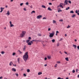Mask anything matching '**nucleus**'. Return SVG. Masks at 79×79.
I'll use <instances>...</instances> for the list:
<instances>
[{
	"label": "nucleus",
	"mask_w": 79,
	"mask_h": 79,
	"mask_svg": "<svg viewBox=\"0 0 79 79\" xmlns=\"http://www.w3.org/2000/svg\"><path fill=\"white\" fill-rule=\"evenodd\" d=\"M29 58V56H28V52H27L25 53V55L23 56V58L25 62H26V61L27 60V59Z\"/></svg>",
	"instance_id": "obj_1"
},
{
	"label": "nucleus",
	"mask_w": 79,
	"mask_h": 79,
	"mask_svg": "<svg viewBox=\"0 0 79 79\" xmlns=\"http://www.w3.org/2000/svg\"><path fill=\"white\" fill-rule=\"evenodd\" d=\"M25 34H26V31H23L22 33L20 35V37H23L25 36Z\"/></svg>",
	"instance_id": "obj_2"
},
{
	"label": "nucleus",
	"mask_w": 79,
	"mask_h": 79,
	"mask_svg": "<svg viewBox=\"0 0 79 79\" xmlns=\"http://www.w3.org/2000/svg\"><path fill=\"white\" fill-rule=\"evenodd\" d=\"M49 34H50L49 35V37H53V35H55V33H49Z\"/></svg>",
	"instance_id": "obj_3"
},
{
	"label": "nucleus",
	"mask_w": 79,
	"mask_h": 79,
	"mask_svg": "<svg viewBox=\"0 0 79 79\" xmlns=\"http://www.w3.org/2000/svg\"><path fill=\"white\" fill-rule=\"evenodd\" d=\"M42 17V15H39L37 17V19H40Z\"/></svg>",
	"instance_id": "obj_4"
},
{
	"label": "nucleus",
	"mask_w": 79,
	"mask_h": 79,
	"mask_svg": "<svg viewBox=\"0 0 79 79\" xmlns=\"http://www.w3.org/2000/svg\"><path fill=\"white\" fill-rule=\"evenodd\" d=\"M63 4L62 3H60V5H59L60 7L61 8H63Z\"/></svg>",
	"instance_id": "obj_5"
},
{
	"label": "nucleus",
	"mask_w": 79,
	"mask_h": 79,
	"mask_svg": "<svg viewBox=\"0 0 79 79\" xmlns=\"http://www.w3.org/2000/svg\"><path fill=\"white\" fill-rule=\"evenodd\" d=\"M64 3L65 4H64V5H67L68 4V0H65Z\"/></svg>",
	"instance_id": "obj_6"
},
{
	"label": "nucleus",
	"mask_w": 79,
	"mask_h": 79,
	"mask_svg": "<svg viewBox=\"0 0 79 79\" xmlns=\"http://www.w3.org/2000/svg\"><path fill=\"white\" fill-rule=\"evenodd\" d=\"M58 10V12L59 13L60 11H62V10H61V9H60V8H58L57 9Z\"/></svg>",
	"instance_id": "obj_7"
},
{
	"label": "nucleus",
	"mask_w": 79,
	"mask_h": 79,
	"mask_svg": "<svg viewBox=\"0 0 79 79\" xmlns=\"http://www.w3.org/2000/svg\"><path fill=\"white\" fill-rule=\"evenodd\" d=\"M26 46L25 45H24V48H23V51H25V50H26Z\"/></svg>",
	"instance_id": "obj_8"
},
{
	"label": "nucleus",
	"mask_w": 79,
	"mask_h": 79,
	"mask_svg": "<svg viewBox=\"0 0 79 79\" xmlns=\"http://www.w3.org/2000/svg\"><path fill=\"white\" fill-rule=\"evenodd\" d=\"M0 9L1 11H0V12L2 13L3 11V9H4V8L1 7Z\"/></svg>",
	"instance_id": "obj_9"
},
{
	"label": "nucleus",
	"mask_w": 79,
	"mask_h": 79,
	"mask_svg": "<svg viewBox=\"0 0 79 79\" xmlns=\"http://www.w3.org/2000/svg\"><path fill=\"white\" fill-rule=\"evenodd\" d=\"M12 71H14V72H15V71H16V69H15L14 68H13L12 69Z\"/></svg>",
	"instance_id": "obj_10"
},
{
	"label": "nucleus",
	"mask_w": 79,
	"mask_h": 79,
	"mask_svg": "<svg viewBox=\"0 0 79 79\" xmlns=\"http://www.w3.org/2000/svg\"><path fill=\"white\" fill-rule=\"evenodd\" d=\"M73 47H74V48H76L77 46H76V45L73 44Z\"/></svg>",
	"instance_id": "obj_11"
},
{
	"label": "nucleus",
	"mask_w": 79,
	"mask_h": 79,
	"mask_svg": "<svg viewBox=\"0 0 79 79\" xmlns=\"http://www.w3.org/2000/svg\"><path fill=\"white\" fill-rule=\"evenodd\" d=\"M48 10H49V11H52V9L50 8V7H48Z\"/></svg>",
	"instance_id": "obj_12"
},
{
	"label": "nucleus",
	"mask_w": 79,
	"mask_h": 79,
	"mask_svg": "<svg viewBox=\"0 0 79 79\" xmlns=\"http://www.w3.org/2000/svg\"><path fill=\"white\" fill-rule=\"evenodd\" d=\"M18 52L19 53V54H21V53H22V52H21V51H20V50H18Z\"/></svg>",
	"instance_id": "obj_13"
},
{
	"label": "nucleus",
	"mask_w": 79,
	"mask_h": 79,
	"mask_svg": "<svg viewBox=\"0 0 79 79\" xmlns=\"http://www.w3.org/2000/svg\"><path fill=\"white\" fill-rule=\"evenodd\" d=\"M28 45H32V43L30 42H29L28 43Z\"/></svg>",
	"instance_id": "obj_14"
},
{
	"label": "nucleus",
	"mask_w": 79,
	"mask_h": 79,
	"mask_svg": "<svg viewBox=\"0 0 79 79\" xmlns=\"http://www.w3.org/2000/svg\"><path fill=\"white\" fill-rule=\"evenodd\" d=\"M12 64H13V63L12 62H10V63H9L10 66H11L12 65Z\"/></svg>",
	"instance_id": "obj_15"
},
{
	"label": "nucleus",
	"mask_w": 79,
	"mask_h": 79,
	"mask_svg": "<svg viewBox=\"0 0 79 79\" xmlns=\"http://www.w3.org/2000/svg\"><path fill=\"white\" fill-rule=\"evenodd\" d=\"M65 60L66 61H69V59H68V57H66L65 58Z\"/></svg>",
	"instance_id": "obj_16"
},
{
	"label": "nucleus",
	"mask_w": 79,
	"mask_h": 79,
	"mask_svg": "<svg viewBox=\"0 0 79 79\" xmlns=\"http://www.w3.org/2000/svg\"><path fill=\"white\" fill-rule=\"evenodd\" d=\"M75 16H76V15L73 14V15H72V18H74V17H75Z\"/></svg>",
	"instance_id": "obj_17"
},
{
	"label": "nucleus",
	"mask_w": 79,
	"mask_h": 79,
	"mask_svg": "<svg viewBox=\"0 0 79 79\" xmlns=\"http://www.w3.org/2000/svg\"><path fill=\"white\" fill-rule=\"evenodd\" d=\"M47 58H48V59H50V58H51V56H47Z\"/></svg>",
	"instance_id": "obj_18"
},
{
	"label": "nucleus",
	"mask_w": 79,
	"mask_h": 79,
	"mask_svg": "<svg viewBox=\"0 0 79 79\" xmlns=\"http://www.w3.org/2000/svg\"><path fill=\"white\" fill-rule=\"evenodd\" d=\"M42 74V72H39L38 73V75H41V74Z\"/></svg>",
	"instance_id": "obj_19"
},
{
	"label": "nucleus",
	"mask_w": 79,
	"mask_h": 79,
	"mask_svg": "<svg viewBox=\"0 0 79 79\" xmlns=\"http://www.w3.org/2000/svg\"><path fill=\"white\" fill-rule=\"evenodd\" d=\"M42 8H46V7L44 5H42Z\"/></svg>",
	"instance_id": "obj_20"
},
{
	"label": "nucleus",
	"mask_w": 79,
	"mask_h": 79,
	"mask_svg": "<svg viewBox=\"0 0 79 79\" xmlns=\"http://www.w3.org/2000/svg\"><path fill=\"white\" fill-rule=\"evenodd\" d=\"M1 54H2V55H3V54H4V53H5V52L2 51V52H1Z\"/></svg>",
	"instance_id": "obj_21"
},
{
	"label": "nucleus",
	"mask_w": 79,
	"mask_h": 79,
	"mask_svg": "<svg viewBox=\"0 0 79 79\" xmlns=\"http://www.w3.org/2000/svg\"><path fill=\"white\" fill-rule=\"evenodd\" d=\"M52 43H54V42H55V39H53L52 40Z\"/></svg>",
	"instance_id": "obj_22"
},
{
	"label": "nucleus",
	"mask_w": 79,
	"mask_h": 79,
	"mask_svg": "<svg viewBox=\"0 0 79 79\" xmlns=\"http://www.w3.org/2000/svg\"><path fill=\"white\" fill-rule=\"evenodd\" d=\"M29 42H30V40H26V43H28Z\"/></svg>",
	"instance_id": "obj_23"
},
{
	"label": "nucleus",
	"mask_w": 79,
	"mask_h": 79,
	"mask_svg": "<svg viewBox=\"0 0 79 79\" xmlns=\"http://www.w3.org/2000/svg\"><path fill=\"white\" fill-rule=\"evenodd\" d=\"M70 13H73V14L74 13V11L73 10H71L70 11Z\"/></svg>",
	"instance_id": "obj_24"
},
{
	"label": "nucleus",
	"mask_w": 79,
	"mask_h": 79,
	"mask_svg": "<svg viewBox=\"0 0 79 79\" xmlns=\"http://www.w3.org/2000/svg\"><path fill=\"white\" fill-rule=\"evenodd\" d=\"M32 41L33 42H37V40H32Z\"/></svg>",
	"instance_id": "obj_25"
},
{
	"label": "nucleus",
	"mask_w": 79,
	"mask_h": 79,
	"mask_svg": "<svg viewBox=\"0 0 79 79\" xmlns=\"http://www.w3.org/2000/svg\"><path fill=\"white\" fill-rule=\"evenodd\" d=\"M53 24H55V23H56V21L54 20L53 21Z\"/></svg>",
	"instance_id": "obj_26"
},
{
	"label": "nucleus",
	"mask_w": 79,
	"mask_h": 79,
	"mask_svg": "<svg viewBox=\"0 0 79 79\" xmlns=\"http://www.w3.org/2000/svg\"><path fill=\"white\" fill-rule=\"evenodd\" d=\"M33 13H35V11L34 10L32 11V12L31 13V14H32Z\"/></svg>",
	"instance_id": "obj_27"
},
{
	"label": "nucleus",
	"mask_w": 79,
	"mask_h": 79,
	"mask_svg": "<svg viewBox=\"0 0 79 79\" xmlns=\"http://www.w3.org/2000/svg\"><path fill=\"white\" fill-rule=\"evenodd\" d=\"M7 15H10V12H9V11H7Z\"/></svg>",
	"instance_id": "obj_28"
},
{
	"label": "nucleus",
	"mask_w": 79,
	"mask_h": 79,
	"mask_svg": "<svg viewBox=\"0 0 79 79\" xmlns=\"http://www.w3.org/2000/svg\"><path fill=\"white\" fill-rule=\"evenodd\" d=\"M27 73H29V72H30V70L29 69H27Z\"/></svg>",
	"instance_id": "obj_29"
},
{
	"label": "nucleus",
	"mask_w": 79,
	"mask_h": 79,
	"mask_svg": "<svg viewBox=\"0 0 79 79\" xmlns=\"http://www.w3.org/2000/svg\"><path fill=\"white\" fill-rule=\"evenodd\" d=\"M69 8H70L69 7H68V8H66V10H69Z\"/></svg>",
	"instance_id": "obj_30"
},
{
	"label": "nucleus",
	"mask_w": 79,
	"mask_h": 79,
	"mask_svg": "<svg viewBox=\"0 0 79 79\" xmlns=\"http://www.w3.org/2000/svg\"><path fill=\"white\" fill-rule=\"evenodd\" d=\"M56 45L57 46V47H59V46H60V44H59V43H57L56 44Z\"/></svg>",
	"instance_id": "obj_31"
},
{
	"label": "nucleus",
	"mask_w": 79,
	"mask_h": 79,
	"mask_svg": "<svg viewBox=\"0 0 79 79\" xmlns=\"http://www.w3.org/2000/svg\"><path fill=\"white\" fill-rule=\"evenodd\" d=\"M25 5H29V3L28 2H27L25 3Z\"/></svg>",
	"instance_id": "obj_32"
},
{
	"label": "nucleus",
	"mask_w": 79,
	"mask_h": 79,
	"mask_svg": "<svg viewBox=\"0 0 79 79\" xmlns=\"http://www.w3.org/2000/svg\"><path fill=\"white\" fill-rule=\"evenodd\" d=\"M10 25V27H13V26H14V25H13L12 24H11V25Z\"/></svg>",
	"instance_id": "obj_33"
},
{
	"label": "nucleus",
	"mask_w": 79,
	"mask_h": 79,
	"mask_svg": "<svg viewBox=\"0 0 79 79\" xmlns=\"http://www.w3.org/2000/svg\"><path fill=\"white\" fill-rule=\"evenodd\" d=\"M75 70H74V69H73V73H75Z\"/></svg>",
	"instance_id": "obj_34"
},
{
	"label": "nucleus",
	"mask_w": 79,
	"mask_h": 79,
	"mask_svg": "<svg viewBox=\"0 0 79 79\" xmlns=\"http://www.w3.org/2000/svg\"><path fill=\"white\" fill-rule=\"evenodd\" d=\"M38 35L39 36H41V35H42V34H39Z\"/></svg>",
	"instance_id": "obj_35"
},
{
	"label": "nucleus",
	"mask_w": 79,
	"mask_h": 79,
	"mask_svg": "<svg viewBox=\"0 0 79 79\" xmlns=\"http://www.w3.org/2000/svg\"><path fill=\"white\" fill-rule=\"evenodd\" d=\"M16 54V53H15L14 52L13 53L12 55H13V56H14Z\"/></svg>",
	"instance_id": "obj_36"
},
{
	"label": "nucleus",
	"mask_w": 79,
	"mask_h": 79,
	"mask_svg": "<svg viewBox=\"0 0 79 79\" xmlns=\"http://www.w3.org/2000/svg\"><path fill=\"white\" fill-rule=\"evenodd\" d=\"M75 13H77V14L78 13V11H77V10H76Z\"/></svg>",
	"instance_id": "obj_37"
},
{
	"label": "nucleus",
	"mask_w": 79,
	"mask_h": 79,
	"mask_svg": "<svg viewBox=\"0 0 79 79\" xmlns=\"http://www.w3.org/2000/svg\"><path fill=\"white\" fill-rule=\"evenodd\" d=\"M17 60H18V63H19V58H18L17 59Z\"/></svg>",
	"instance_id": "obj_38"
},
{
	"label": "nucleus",
	"mask_w": 79,
	"mask_h": 79,
	"mask_svg": "<svg viewBox=\"0 0 79 79\" xmlns=\"http://www.w3.org/2000/svg\"><path fill=\"white\" fill-rule=\"evenodd\" d=\"M51 30V28H48V31H50Z\"/></svg>",
	"instance_id": "obj_39"
},
{
	"label": "nucleus",
	"mask_w": 79,
	"mask_h": 79,
	"mask_svg": "<svg viewBox=\"0 0 79 79\" xmlns=\"http://www.w3.org/2000/svg\"><path fill=\"white\" fill-rule=\"evenodd\" d=\"M78 72V69H76V73H77Z\"/></svg>",
	"instance_id": "obj_40"
},
{
	"label": "nucleus",
	"mask_w": 79,
	"mask_h": 79,
	"mask_svg": "<svg viewBox=\"0 0 79 79\" xmlns=\"http://www.w3.org/2000/svg\"><path fill=\"white\" fill-rule=\"evenodd\" d=\"M28 39H29V40H31V37H28Z\"/></svg>",
	"instance_id": "obj_41"
},
{
	"label": "nucleus",
	"mask_w": 79,
	"mask_h": 79,
	"mask_svg": "<svg viewBox=\"0 0 79 79\" xmlns=\"http://www.w3.org/2000/svg\"><path fill=\"white\" fill-rule=\"evenodd\" d=\"M68 2L69 3H70V4H71V1H68Z\"/></svg>",
	"instance_id": "obj_42"
},
{
	"label": "nucleus",
	"mask_w": 79,
	"mask_h": 79,
	"mask_svg": "<svg viewBox=\"0 0 79 79\" xmlns=\"http://www.w3.org/2000/svg\"><path fill=\"white\" fill-rule=\"evenodd\" d=\"M49 5H52V3H51V2H49Z\"/></svg>",
	"instance_id": "obj_43"
},
{
	"label": "nucleus",
	"mask_w": 79,
	"mask_h": 79,
	"mask_svg": "<svg viewBox=\"0 0 79 79\" xmlns=\"http://www.w3.org/2000/svg\"><path fill=\"white\" fill-rule=\"evenodd\" d=\"M57 79H64L63 78H61V77H58L57 78Z\"/></svg>",
	"instance_id": "obj_44"
},
{
	"label": "nucleus",
	"mask_w": 79,
	"mask_h": 79,
	"mask_svg": "<svg viewBox=\"0 0 79 79\" xmlns=\"http://www.w3.org/2000/svg\"><path fill=\"white\" fill-rule=\"evenodd\" d=\"M23 5V3H21L20 4V6H22Z\"/></svg>",
	"instance_id": "obj_45"
},
{
	"label": "nucleus",
	"mask_w": 79,
	"mask_h": 79,
	"mask_svg": "<svg viewBox=\"0 0 79 79\" xmlns=\"http://www.w3.org/2000/svg\"><path fill=\"white\" fill-rule=\"evenodd\" d=\"M59 7H60V5H59V6H57V9H58V8H59Z\"/></svg>",
	"instance_id": "obj_46"
},
{
	"label": "nucleus",
	"mask_w": 79,
	"mask_h": 79,
	"mask_svg": "<svg viewBox=\"0 0 79 79\" xmlns=\"http://www.w3.org/2000/svg\"><path fill=\"white\" fill-rule=\"evenodd\" d=\"M56 34H58V33H59V31H56Z\"/></svg>",
	"instance_id": "obj_47"
},
{
	"label": "nucleus",
	"mask_w": 79,
	"mask_h": 79,
	"mask_svg": "<svg viewBox=\"0 0 79 79\" xmlns=\"http://www.w3.org/2000/svg\"><path fill=\"white\" fill-rule=\"evenodd\" d=\"M59 53L61 54V55H62L63 54V53L61 52V51H59Z\"/></svg>",
	"instance_id": "obj_48"
},
{
	"label": "nucleus",
	"mask_w": 79,
	"mask_h": 79,
	"mask_svg": "<svg viewBox=\"0 0 79 79\" xmlns=\"http://www.w3.org/2000/svg\"><path fill=\"white\" fill-rule=\"evenodd\" d=\"M15 75H16V76H18V73H15Z\"/></svg>",
	"instance_id": "obj_49"
},
{
	"label": "nucleus",
	"mask_w": 79,
	"mask_h": 79,
	"mask_svg": "<svg viewBox=\"0 0 79 79\" xmlns=\"http://www.w3.org/2000/svg\"><path fill=\"white\" fill-rule=\"evenodd\" d=\"M62 40H63V39L61 38L59 40V41H62Z\"/></svg>",
	"instance_id": "obj_50"
},
{
	"label": "nucleus",
	"mask_w": 79,
	"mask_h": 79,
	"mask_svg": "<svg viewBox=\"0 0 79 79\" xmlns=\"http://www.w3.org/2000/svg\"><path fill=\"white\" fill-rule=\"evenodd\" d=\"M37 42H41V40H37Z\"/></svg>",
	"instance_id": "obj_51"
},
{
	"label": "nucleus",
	"mask_w": 79,
	"mask_h": 79,
	"mask_svg": "<svg viewBox=\"0 0 79 79\" xmlns=\"http://www.w3.org/2000/svg\"><path fill=\"white\" fill-rule=\"evenodd\" d=\"M57 63L58 64H60V61H57Z\"/></svg>",
	"instance_id": "obj_52"
},
{
	"label": "nucleus",
	"mask_w": 79,
	"mask_h": 79,
	"mask_svg": "<svg viewBox=\"0 0 79 79\" xmlns=\"http://www.w3.org/2000/svg\"><path fill=\"white\" fill-rule=\"evenodd\" d=\"M23 76H25V77H26V74H24Z\"/></svg>",
	"instance_id": "obj_53"
},
{
	"label": "nucleus",
	"mask_w": 79,
	"mask_h": 79,
	"mask_svg": "<svg viewBox=\"0 0 79 79\" xmlns=\"http://www.w3.org/2000/svg\"><path fill=\"white\" fill-rule=\"evenodd\" d=\"M47 19V18H46L45 17H44L43 18V19Z\"/></svg>",
	"instance_id": "obj_54"
},
{
	"label": "nucleus",
	"mask_w": 79,
	"mask_h": 79,
	"mask_svg": "<svg viewBox=\"0 0 79 79\" xmlns=\"http://www.w3.org/2000/svg\"><path fill=\"white\" fill-rule=\"evenodd\" d=\"M47 57H45L44 58V60H47Z\"/></svg>",
	"instance_id": "obj_55"
},
{
	"label": "nucleus",
	"mask_w": 79,
	"mask_h": 79,
	"mask_svg": "<svg viewBox=\"0 0 79 79\" xmlns=\"http://www.w3.org/2000/svg\"><path fill=\"white\" fill-rule=\"evenodd\" d=\"M67 27L68 28H69V27H70V26H69V25H68V26Z\"/></svg>",
	"instance_id": "obj_56"
},
{
	"label": "nucleus",
	"mask_w": 79,
	"mask_h": 79,
	"mask_svg": "<svg viewBox=\"0 0 79 79\" xmlns=\"http://www.w3.org/2000/svg\"><path fill=\"white\" fill-rule=\"evenodd\" d=\"M77 48H78V50H79V46H77Z\"/></svg>",
	"instance_id": "obj_57"
},
{
	"label": "nucleus",
	"mask_w": 79,
	"mask_h": 79,
	"mask_svg": "<svg viewBox=\"0 0 79 79\" xmlns=\"http://www.w3.org/2000/svg\"><path fill=\"white\" fill-rule=\"evenodd\" d=\"M30 8H32V5L30 6Z\"/></svg>",
	"instance_id": "obj_58"
},
{
	"label": "nucleus",
	"mask_w": 79,
	"mask_h": 79,
	"mask_svg": "<svg viewBox=\"0 0 79 79\" xmlns=\"http://www.w3.org/2000/svg\"><path fill=\"white\" fill-rule=\"evenodd\" d=\"M31 43V44H33V41H30Z\"/></svg>",
	"instance_id": "obj_59"
},
{
	"label": "nucleus",
	"mask_w": 79,
	"mask_h": 79,
	"mask_svg": "<svg viewBox=\"0 0 79 79\" xmlns=\"http://www.w3.org/2000/svg\"><path fill=\"white\" fill-rule=\"evenodd\" d=\"M64 53H65V54H67V52H64Z\"/></svg>",
	"instance_id": "obj_60"
},
{
	"label": "nucleus",
	"mask_w": 79,
	"mask_h": 79,
	"mask_svg": "<svg viewBox=\"0 0 79 79\" xmlns=\"http://www.w3.org/2000/svg\"><path fill=\"white\" fill-rule=\"evenodd\" d=\"M10 25H11V24H11L12 23H11V21H10Z\"/></svg>",
	"instance_id": "obj_61"
},
{
	"label": "nucleus",
	"mask_w": 79,
	"mask_h": 79,
	"mask_svg": "<svg viewBox=\"0 0 79 79\" xmlns=\"http://www.w3.org/2000/svg\"><path fill=\"white\" fill-rule=\"evenodd\" d=\"M59 21H62H62H63V20H59Z\"/></svg>",
	"instance_id": "obj_62"
},
{
	"label": "nucleus",
	"mask_w": 79,
	"mask_h": 79,
	"mask_svg": "<svg viewBox=\"0 0 79 79\" xmlns=\"http://www.w3.org/2000/svg\"><path fill=\"white\" fill-rule=\"evenodd\" d=\"M47 64H45V65H44V66L46 67V66H47Z\"/></svg>",
	"instance_id": "obj_63"
},
{
	"label": "nucleus",
	"mask_w": 79,
	"mask_h": 79,
	"mask_svg": "<svg viewBox=\"0 0 79 79\" xmlns=\"http://www.w3.org/2000/svg\"><path fill=\"white\" fill-rule=\"evenodd\" d=\"M7 46H5V48H7Z\"/></svg>",
	"instance_id": "obj_64"
}]
</instances>
